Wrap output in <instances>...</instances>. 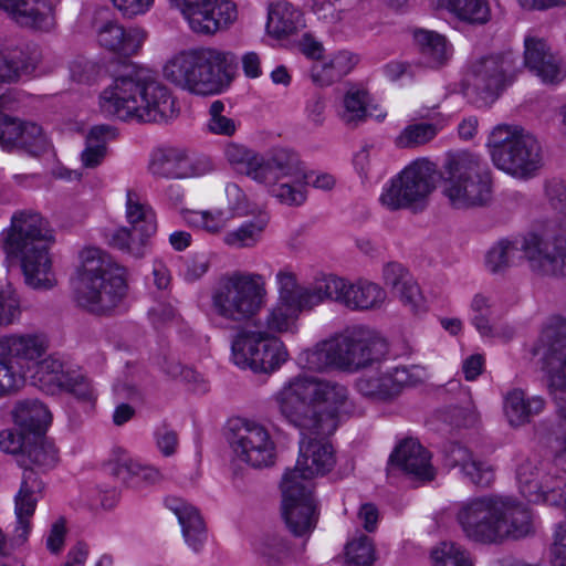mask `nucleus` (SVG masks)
<instances>
[{
	"mask_svg": "<svg viewBox=\"0 0 566 566\" xmlns=\"http://www.w3.org/2000/svg\"><path fill=\"white\" fill-rule=\"evenodd\" d=\"M276 298L266 311L263 321L247 324L232 335L231 361L243 370L272 374L289 360V350L279 337L296 334L297 321L304 311L319 305L314 282L303 285L290 268L275 274Z\"/></svg>",
	"mask_w": 566,
	"mask_h": 566,
	"instance_id": "1",
	"label": "nucleus"
},
{
	"mask_svg": "<svg viewBox=\"0 0 566 566\" xmlns=\"http://www.w3.org/2000/svg\"><path fill=\"white\" fill-rule=\"evenodd\" d=\"M301 432L303 439L296 464L284 473L281 482L283 518L295 536L307 535L315 528L318 516L312 495V480L326 474L335 465L334 449L325 440L328 434Z\"/></svg>",
	"mask_w": 566,
	"mask_h": 566,
	"instance_id": "2",
	"label": "nucleus"
},
{
	"mask_svg": "<svg viewBox=\"0 0 566 566\" xmlns=\"http://www.w3.org/2000/svg\"><path fill=\"white\" fill-rule=\"evenodd\" d=\"M98 109L106 118L135 123H165L178 114L172 92L143 70L116 77L99 94Z\"/></svg>",
	"mask_w": 566,
	"mask_h": 566,
	"instance_id": "3",
	"label": "nucleus"
},
{
	"mask_svg": "<svg viewBox=\"0 0 566 566\" xmlns=\"http://www.w3.org/2000/svg\"><path fill=\"white\" fill-rule=\"evenodd\" d=\"M455 520L464 536L480 544H501L532 532L527 506L512 496L486 494L460 502Z\"/></svg>",
	"mask_w": 566,
	"mask_h": 566,
	"instance_id": "4",
	"label": "nucleus"
},
{
	"mask_svg": "<svg viewBox=\"0 0 566 566\" xmlns=\"http://www.w3.org/2000/svg\"><path fill=\"white\" fill-rule=\"evenodd\" d=\"M53 240L52 230L41 214L21 210L11 217L10 228L2 232L0 244L9 256L19 258L28 286L49 290L56 282L49 254Z\"/></svg>",
	"mask_w": 566,
	"mask_h": 566,
	"instance_id": "5",
	"label": "nucleus"
},
{
	"mask_svg": "<svg viewBox=\"0 0 566 566\" xmlns=\"http://www.w3.org/2000/svg\"><path fill=\"white\" fill-rule=\"evenodd\" d=\"M237 60L232 52L217 46H199L171 55L163 76L172 85L195 95H214L232 81Z\"/></svg>",
	"mask_w": 566,
	"mask_h": 566,
	"instance_id": "6",
	"label": "nucleus"
},
{
	"mask_svg": "<svg viewBox=\"0 0 566 566\" xmlns=\"http://www.w3.org/2000/svg\"><path fill=\"white\" fill-rule=\"evenodd\" d=\"M74 281V300L93 314H107L117 307L127 294L125 268L97 248L80 252Z\"/></svg>",
	"mask_w": 566,
	"mask_h": 566,
	"instance_id": "7",
	"label": "nucleus"
},
{
	"mask_svg": "<svg viewBox=\"0 0 566 566\" xmlns=\"http://www.w3.org/2000/svg\"><path fill=\"white\" fill-rule=\"evenodd\" d=\"M442 193L457 209L483 207L492 199V177L488 164L478 155L450 156L442 170Z\"/></svg>",
	"mask_w": 566,
	"mask_h": 566,
	"instance_id": "8",
	"label": "nucleus"
},
{
	"mask_svg": "<svg viewBox=\"0 0 566 566\" xmlns=\"http://www.w3.org/2000/svg\"><path fill=\"white\" fill-rule=\"evenodd\" d=\"M268 298L265 277L256 272L234 271L220 277L211 291V311L231 322L255 317Z\"/></svg>",
	"mask_w": 566,
	"mask_h": 566,
	"instance_id": "9",
	"label": "nucleus"
},
{
	"mask_svg": "<svg viewBox=\"0 0 566 566\" xmlns=\"http://www.w3.org/2000/svg\"><path fill=\"white\" fill-rule=\"evenodd\" d=\"M486 146L494 166L514 178H533L544 166L539 142L522 127L497 125Z\"/></svg>",
	"mask_w": 566,
	"mask_h": 566,
	"instance_id": "10",
	"label": "nucleus"
},
{
	"mask_svg": "<svg viewBox=\"0 0 566 566\" xmlns=\"http://www.w3.org/2000/svg\"><path fill=\"white\" fill-rule=\"evenodd\" d=\"M315 377L297 374L287 378L273 394L279 413L301 431L332 434L337 429L333 415L325 418L315 410Z\"/></svg>",
	"mask_w": 566,
	"mask_h": 566,
	"instance_id": "11",
	"label": "nucleus"
},
{
	"mask_svg": "<svg viewBox=\"0 0 566 566\" xmlns=\"http://www.w3.org/2000/svg\"><path fill=\"white\" fill-rule=\"evenodd\" d=\"M532 353L547 376L559 424L566 428V317H555L544 327Z\"/></svg>",
	"mask_w": 566,
	"mask_h": 566,
	"instance_id": "12",
	"label": "nucleus"
},
{
	"mask_svg": "<svg viewBox=\"0 0 566 566\" xmlns=\"http://www.w3.org/2000/svg\"><path fill=\"white\" fill-rule=\"evenodd\" d=\"M516 75L517 57L512 52L488 54L472 62L462 88L475 104L488 106L512 85Z\"/></svg>",
	"mask_w": 566,
	"mask_h": 566,
	"instance_id": "13",
	"label": "nucleus"
},
{
	"mask_svg": "<svg viewBox=\"0 0 566 566\" xmlns=\"http://www.w3.org/2000/svg\"><path fill=\"white\" fill-rule=\"evenodd\" d=\"M280 203L289 207L302 206L307 199V175L298 155L289 148L271 151V164L264 176L256 177Z\"/></svg>",
	"mask_w": 566,
	"mask_h": 566,
	"instance_id": "14",
	"label": "nucleus"
},
{
	"mask_svg": "<svg viewBox=\"0 0 566 566\" xmlns=\"http://www.w3.org/2000/svg\"><path fill=\"white\" fill-rule=\"evenodd\" d=\"M436 171L430 160H413L385 185L379 197L381 206L395 211L422 205L434 189Z\"/></svg>",
	"mask_w": 566,
	"mask_h": 566,
	"instance_id": "15",
	"label": "nucleus"
},
{
	"mask_svg": "<svg viewBox=\"0 0 566 566\" xmlns=\"http://www.w3.org/2000/svg\"><path fill=\"white\" fill-rule=\"evenodd\" d=\"M319 305L335 302L350 311H376L382 307L387 293L378 283L366 279L354 282L336 275H325L314 281Z\"/></svg>",
	"mask_w": 566,
	"mask_h": 566,
	"instance_id": "16",
	"label": "nucleus"
},
{
	"mask_svg": "<svg viewBox=\"0 0 566 566\" xmlns=\"http://www.w3.org/2000/svg\"><path fill=\"white\" fill-rule=\"evenodd\" d=\"M229 441L235 458L252 468H268L275 462V441L261 422L250 419L232 421Z\"/></svg>",
	"mask_w": 566,
	"mask_h": 566,
	"instance_id": "17",
	"label": "nucleus"
},
{
	"mask_svg": "<svg viewBox=\"0 0 566 566\" xmlns=\"http://www.w3.org/2000/svg\"><path fill=\"white\" fill-rule=\"evenodd\" d=\"M427 371L419 365L378 368L363 374L356 380L357 391L371 400L388 402L396 399L403 389L422 384Z\"/></svg>",
	"mask_w": 566,
	"mask_h": 566,
	"instance_id": "18",
	"label": "nucleus"
},
{
	"mask_svg": "<svg viewBox=\"0 0 566 566\" xmlns=\"http://www.w3.org/2000/svg\"><path fill=\"white\" fill-rule=\"evenodd\" d=\"M523 256L528 269L536 275L566 276V235L553 231L531 233L524 238Z\"/></svg>",
	"mask_w": 566,
	"mask_h": 566,
	"instance_id": "19",
	"label": "nucleus"
},
{
	"mask_svg": "<svg viewBox=\"0 0 566 566\" xmlns=\"http://www.w3.org/2000/svg\"><path fill=\"white\" fill-rule=\"evenodd\" d=\"M49 349V339L41 333H9L0 335V356L23 378L34 369Z\"/></svg>",
	"mask_w": 566,
	"mask_h": 566,
	"instance_id": "20",
	"label": "nucleus"
},
{
	"mask_svg": "<svg viewBox=\"0 0 566 566\" xmlns=\"http://www.w3.org/2000/svg\"><path fill=\"white\" fill-rule=\"evenodd\" d=\"M348 331L335 333L298 355V364L312 371L337 369L350 373Z\"/></svg>",
	"mask_w": 566,
	"mask_h": 566,
	"instance_id": "21",
	"label": "nucleus"
},
{
	"mask_svg": "<svg viewBox=\"0 0 566 566\" xmlns=\"http://www.w3.org/2000/svg\"><path fill=\"white\" fill-rule=\"evenodd\" d=\"M0 147L4 150L21 149L38 157L52 149V142L36 123L0 114Z\"/></svg>",
	"mask_w": 566,
	"mask_h": 566,
	"instance_id": "22",
	"label": "nucleus"
},
{
	"mask_svg": "<svg viewBox=\"0 0 566 566\" xmlns=\"http://www.w3.org/2000/svg\"><path fill=\"white\" fill-rule=\"evenodd\" d=\"M350 373L358 371L384 360L389 352L387 339L377 329L365 325L347 328Z\"/></svg>",
	"mask_w": 566,
	"mask_h": 566,
	"instance_id": "23",
	"label": "nucleus"
},
{
	"mask_svg": "<svg viewBox=\"0 0 566 566\" xmlns=\"http://www.w3.org/2000/svg\"><path fill=\"white\" fill-rule=\"evenodd\" d=\"M524 63L543 83L556 84L566 76L560 57L551 51L542 38L528 34L524 40Z\"/></svg>",
	"mask_w": 566,
	"mask_h": 566,
	"instance_id": "24",
	"label": "nucleus"
},
{
	"mask_svg": "<svg viewBox=\"0 0 566 566\" xmlns=\"http://www.w3.org/2000/svg\"><path fill=\"white\" fill-rule=\"evenodd\" d=\"M44 483L34 470H24L22 481L14 496V514L17 526L15 538L20 543L27 542L31 532V518L35 512L39 500L42 497Z\"/></svg>",
	"mask_w": 566,
	"mask_h": 566,
	"instance_id": "25",
	"label": "nucleus"
},
{
	"mask_svg": "<svg viewBox=\"0 0 566 566\" xmlns=\"http://www.w3.org/2000/svg\"><path fill=\"white\" fill-rule=\"evenodd\" d=\"M503 307V301L492 295L476 293L470 304L471 323L483 337H502L505 339L514 335V328L501 325L497 318Z\"/></svg>",
	"mask_w": 566,
	"mask_h": 566,
	"instance_id": "26",
	"label": "nucleus"
},
{
	"mask_svg": "<svg viewBox=\"0 0 566 566\" xmlns=\"http://www.w3.org/2000/svg\"><path fill=\"white\" fill-rule=\"evenodd\" d=\"M447 461L451 467L459 468L462 476L470 483L488 488L495 478L493 464L474 454L467 447L459 443H451L446 453Z\"/></svg>",
	"mask_w": 566,
	"mask_h": 566,
	"instance_id": "27",
	"label": "nucleus"
},
{
	"mask_svg": "<svg viewBox=\"0 0 566 566\" xmlns=\"http://www.w3.org/2000/svg\"><path fill=\"white\" fill-rule=\"evenodd\" d=\"M0 9L22 27L49 31L54 25L53 8L48 0H0Z\"/></svg>",
	"mask_w": 566,
	"mask_h": 566,
	"instance_id": "28",
	"label": "nucleus"
},
{
	"mask_svg": "<svg viewBox=\"0 0 566 566\" xmlns=\"http://www.w3.org/2000/svg\"><path fill=\"white\" fill-rule=\"evenodd\" d=\"M390 464L419 480H432L430 453L415 439L401 441L390 455Z\"/></svg>",
	"mask_w": 566,
	"mask_h": 566,
	"instance_id": "29",
	"label": "nucleus"
},
{
	"mask_svg": "<svg viewBox=\"0 0 566 566\" xmlns=\"http://www.w3.org/2000/svg\"><path fill=\"white\" fill-rule=\"evenodd\" d=\"M545 409L541 396H527L522 388H511L502 395V411L509 426L523 427Z\"/></svg>",
	"mask_w": 566,
	"mask_h": 566,
	"instance_id": "30",
	"label": "nucleus"
},
{
	"mask_svg": "<svg viewBox=\"0 0 566 566\" xmlns=\"http://www.w3.org/2000/svg\"><path fill=\"white\" fill-rule=\"evenodd\" d=\"M146 33L139 28L125 29L116 21L105 22L97 31L98 43L123 56L136 54L144 44Z\"/></svg>",
	"mask_w": 566,
	"mask_h": 566,
	"instance_id": "31",
	"label": "nucleus"
},
{
	"mask_svg": "<svg viewBox=\"0 0 566 566\" xmlns=\"http://www.w3.org/2000/svg\"><path fill=\"white\" fill-rule=\"evenodd\" d=\"M305 27L303 13L285 0L271 2L268 7L266 32L275 39L287 38Z\"/></svg>",
	"mask_w": 566,
	"mask_h": 566,
	"instance_id": "32",
	"label": "nucleus"
},
{
	"mask_svg": "<svg viewBox=\"0 0 566 566\" xmlns=\"http://www.w3.org/2000/svg\"><path fill=\"white\" fill-rule=\"evenodd\" d=\"M223 155L231 168L245 175L256 182V177L261 178L271 164V153L266 156L238 143H227L223 148Z\"/></svg>",
	"mask_w": 566,
	"mask_h": 566,
	"instance_id": "33",
	"label": "nucleus"
},
{
	"mask_svg": "<svg viewBox=\"0 0 566 566\" xmlns=\"http://www.w3.org/2000/svg\"><path fill=\"white\" fill-rule=\"evenodd\" d=\"M251 214L252 219L224 232L222 237L224 245L231 249H253L262 242L271 220L270 213L266 210H258Z\"/></svg>",
	"mask_w": 566,
	"mask_h": 566,
	"instance_id": "34",
	"label": "nucleus"
},
{
	"mask_svg": "<svg viewBox=\"0 0 566 566\" xmlns=\"http://www.w3.org/2000/svg\"><path fill=\"white\" fill-rule=\"evenodd\" d=\"M359 61L355 53L343 50L315 61L311 67V77L321 86H328L349 74Z\"/></svg>",
	"mask_w": 566,
	"mask_h": 566,
	"instance_id": "35",
	"label": "nucleus"
},
{
	"mask_svg": "<svg viewBox=\"0 0 566 566\" xmlns=\"http://www.w3.org/2000/svg\"><path fill=\"white\" fill-rule=\"evenodd\" d=\"M339 117L346 125L356 126L367 117L382 120L386 113L377 106H369V95L364 87L352 85L344 94Z\"/></svg>",
	"mask_w": 566,
	"mask_h": 566,
	"instance_id": "36",
	"label": "nucleus"
},
{
	"mask_svg": "<svg viewBox=\"0 0 566 566\" xmlns=\"http://www.w3.org/2000/svg\"><path fill=\"white\" fill-rule=\"evenodd\" d=\"M168 506L178 518L185 542L195 552H198L207 538L206 525L199 511L179 499L169 500Z\"/></svg>",
	"mask_w": 566,
	"mask_h": 566,
	"instance_id": "37",
	"label": "nucleus"
},
{
	"mask_svg": "<svg viewBox=\"0 0 566 566\" xmlns=\"http://www.w3.org/2000/svg\"><path fill=\"white\" fill-rule=\"evenodd\" d=\"M549 481L544 476L543 463L537 459H526L516 469V483L520 493L532 503H541L543 491Z\"/></svg>",
	"mask_w": 566,
	"mask_h": 566,
	"instance_id": "38",
	"label": "nucleus"
},
{
	"mask_svg": "<svg viewBox=\"0 0 566 566\" xmlns=\"http://www.w3.org/2000/svg\"><path fill=\"white\" fill-rule=\"evenodd\" d=\"M15 424L28 434L40 436L51 423V412L39 400L19 401L13 410Z\"/></svg>",
	"mask_w": 566,
	"mask_h": 566,
	"instance_id": "39",
	"label": "nucleus"
},
{
	"mask_svg": "<svg viewBox=\"0 0 566 566\" xmlns=\"http://www.w3.org/2000/svg\"><path fill=\"white\" fill-rule=\"evenodd\" d=\"M413 40L424 66L438 69L451 55V49L446 38L434 31L417 30L413 33Z\"/></svg>",
	"mask_w": 566,
	"mask_h": 566,
	"instance_id": "40",
	"label": "nucleus"
},
{
	"mask_svg": "<svg viewBox=\"0 0 566 566\" xmlns=\"http://www.w3.org/2000/svg\"><path fill=\"white\" fill-rule=\"evenodd\" d=\"M71 375L70 371L64 369L61 359L48 356L42 357L34 366L33 379L43 391L56 395L63 391V387L69 384L67 379Z\"/></svg>",
	"mask_w": 566,
	"mask_h": 566,
	"instance_id": "41",
	"label": "nucleus"
},
{
	"mask_svg": "<svg viewBox=\"0 0 566 566\" xmlns=\"http://www.w3.org/2000/svg\"><path fill=\"white\" fill-rule=\"evenodd\" d=\"M187 150L177 147L157 149L150 160V171L155 176L184 179Z\"/></svg>",
	"mask_w": 566,
	"mask_h": 566,
	"instance_id": "42",
	"label": "nucleus"
},
{
	"mask_svg": "<svg viewBox=\"0 0 566 566\" xmlns=\"http://www.w3.org/2000/svg\"><path fill=\"white\" fill-rule=\"evenodd\" d=\"M57 461L59 453L55 446L40 434L32 436L24 453L18 460V463L23 467L24 470H33L32 465L48 470L54 468Z\"/></svg>",
	"mask_w": 566,
	"mask_h": 566,
	"instance_id": "43",
	"label": "nucleus"
},
{
	"mask_svg": "<svg viewBox=\"0 0 566 566\" xmlns=\"http://www.w3.org/2000/svg\"><path fill=\"white\" fill-rule=\"evenodd\" d=\"M315 410L318 416L325 418L333 415L335 420L337 410L344 406L348 398V390L345 386L315 377Z\"/></svg>",
	"mask_w": 566,
	"mask_h": 566,
	"instance_id": "44",
	"label": "nucleus"
},
{
	"mask_svg": "<svg viewBox=\"0 0 566 566\" xmlns=\"http://www.w3.org/2000/svg\"><path fill=\"white\" fill-rule=\"evenodd\" d=\"M126 219L135 232L147 239L157 230L155 212L132 190L126 193Z\"/></svg>",
	"mask_w": 566,
	"mask_h": 566,
	"instance_id": "45",
	"label": "nucleus"
},
{
	"mask_svg": "<svg viewBox=\"0 0 566 566\" xmlns=\"http://www.w3.org/2000/svg\"><path fill=\"white\" fill-rule=\"evenodd\" d=\"M459 20L471 24H485L491 19L488 0H436Z\"/></svg>",
	"mask_w": 566,
	"mask_h": 566,
	"instance_id": "46",
	"label": "nucleus"
},
{
	"mask_svg": "<svg viewBox=\"0 0 566 566\" xmlns=\"http://www.w3.org/2000/svg\"><path fill=\"white\" fill-rule=\"evenodd\" d=\"M184 220L190 227L199 229L211 235H220L227 232L231 216L221 209L188 210L184 213Z\"/></svg>",
	"mask_w": 566,
	"mask_h": 566,
	"instance_id": "47",
	"label": "nucleus"
},
{
	"mask_svg": "<svg viewBox=\"0 0 566 566\" xmlns=\"http://www.w3.org/2000/svg\"><path fill=\"white\" fill-rule=\"evenodd\" d=\"M211 7L212 0H200L179 13L193 33L210 36L213 35L212 25H214V22H212L214 20L211 18Z\"/></svg>",
	"mask_w": 566,
	"mask_h": 566,
	"instance_id": "48",
	"label": "nucleus"
},
{
	"mask_svg": "<svg viewBox=\"0 0 566 566\" xmlns=\"http://www.w3.org/2000/svg\"><path fill=\"white\" fill-rule=\"evenodd\" d=\"M116 474L124 480L127 476L138 479L147 484H155L161 480L159 470L154 467L143 465L132 459L125 451H119L116 459Z\"/></svg>",
	"mask_w": 566,
	"mask_h": 566,
	"instance_id": "49",
	"label": "nucleus"
},
{
	"mask_svg": "<svg viewBox=\"0 0 566 566\" xmlns=\"http://www.w3.org/2000/svg\"><path fill=\"white\" fill-rule=\"evenodd\" d=\"M439 128L431 123H412L407 125L395 138L398 148H417L431 142Z\"/></svg>",
	"mask_w": 566,
	"mask_h": 566,
	"instance_id": "50",
	"label": "nucleus"
},
{
	"mask_svg": "<svg viewBox=\"0 0 566 566\" xmlns=\"http://www.w3.org/2000/svg\"><path fill=\"white\" fill-rule=\"evenodd\" d=\"M518 248L509 240H500L486 253L485 264L492 273H502L515 265Z\"/></svg>",
	"mask_w": 566,
	"mask_h": 566,
	"instance_id": "51",
	"label": "nucleus"
},
{
	"mask_svg": "<svg viewBox=\"0 0 566 566\" xmlns=\"http://www.w3.org/2000/svg\"><path fill=\"white\" fill-rule=\"evenodd\" d=\"M108 242L112 247L136 259L143 258L146 253L147 238L125 227L114 230Z\"/></svg>",
	"mask_w": 566,
	"mask_h": 566,
	"instance_id": "52",
	"label": "nucleus"
},
{
	"mask_svg": "<svg viewBox=\"0 0 566 566\" xmlns=\"http://www.w3.org/2000/svg\"><path fill=\"white\" fill-rule=\"evenodd\" d=\"M434 566H473L467 549L453 542H441L431 551Z\"/></svg>",
	"mask_w": 566,
	"mask_h": 566,
	"instance_id": "53",
	"label": "nucleus"
},
{
	"mask_svg": "<svg viewBox=\"0 0 566 566\" xmlns=\"http://www.w3.org/2000/svg\"><path fill=\"white\" fill-rule=\"evenodd\" d=\"M375 560L376 552L368 536L359 535L346 544L345 562L348 566H371Z\"/></svg>",
	"mask_w": 566,
	"mask_h": 566,
	"instance_id": "54",
	"label": "nucleus"
},
{
	"mask_svg": "<svg viewBox=\"0 0 566 566\" xmlns=\"http://www.w3.org/2000/svg\"><path fill=\"white\" fill-rule=\"evenodd\" d=\"M261 557L270 565L282 564L290 557V545L279 534L265 535L258 547Z\"/></svg>",
	"mask_w": 566,
	"mask_h": 566,
	"instance_id": "55",
	"label": "nucleus"
},
{
	"mask_svg": "<svg viewBox=\"0 0 566 566\" xmlns=\"http://www.w3.org/2000/svg\"><path fill=\"white\" fill-rule=\"evenodd\" d=\"M545 199L556 222L566 227V182L557 179L547 181Z\"/></svg>",
	"mask_w": 566,
	"mask_h": 566,
	"instance_id": "56",
	"label": "nucleus"
},
{
	"mask_svg": "<svg viewBox=\"0 0 566 566\" xmlns=\"http://www.w3.org/2000/svg\"><path fill=\"white\" fill-rule=\"evenodd\" d=\"M226 198L228 206L227 213L231 216L232 219L245 217L256 212L258 210H262L253 205L243 189L234 182H230L226 186Z\"/></svg>",
	"mask_w": 566,
	"mask_h": 566,
	"instance_id": "57",
	"label": "nucleus"
},
{
	"mask_svg": "<svg viewBox=\"0 0 566 566\" xmlns=\"http://www.w3.org/2000/svg\"><path fill=\"white\" fill-rule=\"evenodd\" d=\"M399 302L411 313L418 315L428 310L427 300L415 277L392 293Z\"/></svg>",
	"mask_w": 566,
	"mask_h": 566,
	"instance_id": "58",
	"label": "nucleus"
},
{
	"mask_svg": "<svg viewBox=\"0 0 566 566\" xmlns=\"http://www.w3.org/2000/svg\"><path fill=\"white\" fill-rule=\"evenodd\" d=\"M20 298L10 283L0 285V325L9 326L19 321Z\"/></svg>",
	"mask_w": 566,
	"mask_h": 566,
	"instance_id": "59",
	"label": "nucleus"
},
{
	"mask_svg": "<svg viewBox=\"0 0 566 566\" xmlns=\"http://www.w3.org/2000/svg\"><path fill=\"white\" fill-rule=\"evenodd\" d=\"M212 34L228 30L238 20V7L231 0H212Z\"/></svg>",
	"mask_w": 566,
	"mask_h": 566,
	"instance_id": "60",
	"label": "nucleus"
},
{
	"mask_svg": "<svg viewBox=\"0 0 566 566\" xmlns=\"http://www.w3.org/2000/svg\"><path fill=\"white\" fill-rule=\"evenodd\" d=\"M224 104L221 101H213L209 107L208 129L216 135L232 136L237 130L234 119L226 116Z\"/></svg>",
	"mask_w": 566,
	"mask_h": 566,
	"instance_id": "61",
	"label": "nucleus"
},
{
	"mask_svg": "<svg viewBox=\"0 0 566 566\" xmlns=\"http://www.w3.org/2000/svg\"><path fill=\"white\" fill-rule=\"evenodd\" d=\"M23 386V378L0 356V399L15 395Z\"/></svg>",
	"mask_w": 566,
	"mask_h": 566,
	"instance_id": "62",
	"label": "nucleus"
},
{
	"mask_svg": "<svg viewBox=\"0 0 566 566\" xmlns=\"http://www.w3.org/2000/svg\"><path fill=\"white\" fill-rule=\"evenodd\" d=\"M381 277L384 284L395 293L413 276L401 263L388 262L382 268Z\"/></svg>",
	"mask_w": 566,
	"mask_h": 566,
	"instance_id": "63",
	"label": "nucleus"
},
{
	"mask_svg": "<svg viewBox=\"0 0 566 566\" xmlns=\"http://www.w3.org/2000/svg\"><path fill=\"white\" fill-rule=\"evenodd\" d=\"M553 566H566V522L557 525L551 545Z\"/></svg>",
	"mask_w": 566,
	"mask_h": 566,
	"instance_id": "64",
	"label": "nucleus"
}]
</instances>
